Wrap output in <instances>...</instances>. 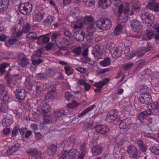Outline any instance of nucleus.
<instances>
[{"label": "nucleus", "instance_id": "5701e85b", "mask_svg": "<svg viewBox=\"0 0 159 159\" xmlns=\"http://www.w3.org/2000/svg\"><path fill=\"white\" fill-rule=\"evenodd\" d=\"M92 53L95 56H99L100 58V56L102 55L100 47L99 45H96L93 48Z\"/></svg>", "mask_w": 159, "mask_h": 159}, {"label": "nucleus", "instance_id": "f03ea898", "mask_svg": "<svg viewBox=\"0 0 159 159\" xmlns=\"http://www.w3.org/2000/svg\"><path fill=\"white\" fill-rule=\"evenodd\" d=\"M135 0H128V2H125L123 5L121 2H120L117 4L118 7V16L120 17L123 11L125 14L132 16L134 12L132 9L135 11H139V7L136 2H133Z\"/></svg>", "mask_w": 159, "mask_h": 159}, {"label": "nucleus", "instance_id": "37998d69", "mask_svg": "<svg viewBox=\"0 0 159 159\" xmlns=\"http://www.w3.org/2000/svg\"><path fill=\"white\" fill-rule=\"evenodd\" d=\"M155 3L156 1L155 0H150L147 5V7L149 9L153 11Z\"/></svg>", "mask_w": 159, "mask_h": 159}, {"label": "nucleus", "instance_id": "39448f33", "mask_svg": "<svg viewBox=\"0 0 159 159\" xmlns=\"http://www.w3.org/2000/svg\"><path fill=\"white\" fill-rule=\"evenodd\" d=\"M79 153L75 149L70 151H65L62 154L61 159H76Z\"/></svg>", "mask_w": 159, "mask_h": 159}, {"label": "nucleus", "instance_id": "f3484780", "mask_svg": "<svg viewBox=\"0 0 159 159\" xmlns=\"http://www.w3.org/2000/svg\"><path fill=\"white\" fill-rule=\"evenodd\" d=\"M117 113L114 110L110 111L107 117V120L109 122H112L117 119L118 117Z\"/></svg>", "mask_w": 159, "mask_h": 159}, {"label": "nucleus", "instance_id": "bf43d9fd", "mask_svg": "<svg viewBox=\"0 0 159 159\" xmlns=\"http://www.w3.org/2000/svg\"><path fill=\"white\" fill-rule=\"evenodd\" d=\"M30 28V26L29 24H27L25 26H24L23 28V32L24 33L26 32L29 30Z\"/></svg>", "mask_w": 159, "mask_h": 159}, {"label": "nucleus", "instance_id": "13d9d810", "mask_svg": "<svg viewBox=\"0 0 159 159\" xmlns=\"http://www.w3.org/2000/svg\"><path fill=\"white\" fill-rule=\"evenodd\" d=\"M19 129V127L18 126H15L12 132V134L13 136L16 135L18 132Z\"/></svg>", "mask_w": 159, "mask_h": 159}, {"label": "nucleus", "instance_id": "4d7b16f0", "mask_svg": "<svg viewBox=\"0 0 159 159\" xmlns=\"http://www.w3.org/2000/svg\"><path fill=\"white\" fill-rule=\"evenodd\" d=\"M65 97L66 99L68 101L70 99V98H73V96L70 92H67L65 93Z\"/></svg>", "mask_w": 159, "mask_h": 159}, {"label": "nucleus", "instance_id": "49530a36", "mask_svg": "<svg viewBox=\"0 0 159 159\" xmlns=\"http://www.w3.org/2000/svg\"><path fill=\"white\" fill-rule=\"evenodd\" d=\"M150 150L151 152L155 154H159V147L158 146H154L150 148Z\"/></svg>", "mask_w": 159, "mask_h": 159}, {"label": "nucleus", "instance_id": "3c124183", "mask_svg": "<svg viewBox=\"0 0 159 159\" xmlns=\"http://www.w3.org/2000/svg\"><path fill=\"white\" fill-rule=\"evenodd\" d=\"M152 109L153 110H155L159 109V101L153 103L151 105Z\"/></svg>", "mask_w": 159, "mask_h": 159}, {"label": "nucleus", "instance_id": "a19ab883", "mask_svg": "<svg viewBox=\"0 0 159 159\" xmlns=\"http://www.w3.org/2000/svg\"><path fill=\"white\" fill-rule=\"evenodd\" d=\"M66 74L68 75H70L73 74L74 70L69 66H66L64 67Z\"/></svg>", "mask_w": 159, "mask_h": 159}, {"label": "nucleus", "instance_id": "338daca9", "mask_svg": "<svg viewBox=\"0 0 159 159\" xmlns=\"http://www.w3.org/2000/svg\"><path fill=\"white\" fill-rule=\"evenodd\" d=\"M43 51V50L42 48L39 49L35 52V55L38 57L42 55Z\"/></svg>", "mask_w": 159, "mask_h": 159}, {"label": "nucleus", "instance_id": "cd10ccee", "mask_svg": "<svg viewBox=\"0 0 159 159\" xmlns=\"http://www.w3.org/2000/svg\"><path fill=\"white\" fill-rule=\"evenodd\" d=\"M110 52L111 53L112 57L113 58H117L120 57L121 54L120 50L117 48H114L111 50Z\"/></svg>", "mask_w": 159, "mask_h": 159}, {"label": "nucleus", "instance_id": "5fc2aeb1", "mask_svg": "<svg viewBox=\"0 0 159 159\" xmlns=\"http://www.w3.org/2000/svg\"><path fill=\"white\" fill-rule=\"evenodd\" d=\"M73 52L77 55H79L80 53L81 52V49L80 47H78L75 48L73 51Z\"/></svg>", "mask_w": 159, "mask_h": 159}, {"label": "nucleus", "instance_id": "680f3d73", "mask_svg": "<svg viewBox=\"0 0 159 159\" xmlns=\"http://www.w3.org/2000/svg\"><path fill=\"white\" fill-rule=\"evenodd\" d=\"M47 35L44 36L42 39L43 43H46L48 42L49 40V38L47 36Z\"/></svg>", "mask_w": 159, "mask_h": 159}, {"label": "nucleus", "instance_id": "b1692460", "mask_svg": "<svg viewBox=\"0 0 159 159\" xmlns=\"http://www.w3.org/2000/svg\"><path fill=\"white\" fill-rule=\"evenodd\" d=\"M85 144H82L80 147V153L78 157V159H83L87 151V149L85 148Z\"/></svg>", "mask_w": 159, "mask_h": 159}, {"label": "nucleus", "instance_id": "0e129e2a", "mask_svg": "<svg viewBox=\"0 0 159 159\" xmlns=\"http://www.w3.org/2000/svg\"><path fill=\"white\" fill-rule=\"evenodd\" d=\"M35 138L37 140H39L41 139L42 138V135L39 132H35Z\"/></svg>", "mask_w": 159, "mask_h": 159}, {"label": "nucleus", "instance_id": "4be33fe9", "mask_svg": "<svg viewBox=\"0 0 159 159\" xmlns=\"http://www.w3.org/2000/svg\"><path fill=\"white\" fill-rule=\"evenodd\" d=\"M13 122L12 118L11 116H7L2 120V124L5 126H8L11 125Z\"/></svg>", "mask_w": 159, "mask_h": 159}, {"label": "nucleus", "instance_id": "aec40b11", "mask_svg": "<svg viewBox=\"0 0 159 159\" xmlns=\"http://www.w3.org/2000/svg\"><path fill=\"white\" fill-rule=\"evenodd\" d=\"M65 112V110H56L53 113V116H54L52 118V122L54 121H55L57 120V117H59L61 116Z\"/></svg>", "mask_w": 159, "mask_h": 159}, {"label": "nucleus", "instance_id": "6ab92c4d", "mask_svg": "<svg viewBox=\"0 0 159 159\" xmlns=\"http://www.w3.org/2000/svg\"><path fill=\"white\" fill-rule=\"evenodd\" d=\"M18 57L20 61L22 66H25L29 63L28 59L26 58L25 56L23 53H20L18 55Z\"/></svg>", "mask_w": 159, "mask_h": 159}, {"label": "nucleus", "instance_id": "2f4dec72", "mask_svg": "<svg viewBox=\"0 0 159 159\" xmlns=\"http://www.w3.org/2000/svg\"><path fill=\"white\" fill-rule=\"evenodd\" d=\"M80 12V11L78 8H75L71 10L70 14L74 18H77L78 17Z\"/></svg>", "mask_w": 159, "mask_h": 159}, {"label": "nucleus", "instance_id": "4468645a", "mask_svg": "<svg viewBox=\"0 0 159 159\" xmlns=\"http://www.w3.org/2000/svg\"><path fill=\"white\" fill-rule=\"evenodd\" d=\"M95 129L96 131L100 134H106L109 131L108 127L105 125H97L95 127Z\"/></svg>", "mask_w": 159, "mask_h": 159}, {"label": "nucleus", "instance_id": "72a5a7b5", "mask_svg": "<svg viewBox=\"0 0 159 159\" xmlns=\"http://www.w3.org/2000/svg\"><path fill=\"white\" fill-rule=\"evenodd\" d=\"M43 13L39 12L34 15L33 19L36 21H39L43 19Z\"/></svg>", "mask_w": 159, "mask_h": 159}, {"label": "nucleus", "instance_id": "9b49d317", "mask_svg": "<svg viewBox=\"0 0 159 159\" xmlns=\"http://www.w3.org/2000/svg\"><path fill=\"white\" fill-rule=\"evenodd\" d=\"M127 152L131 157L137 158L138 155V151L134 145L130 146L128 149Z\"/></svg>", "mask_w": 159, "mask_h": 159}, {"label": "nucleus", "instance_id": "c756f323", "mask_svg": "<svg viewBox=\"0 0 159 159\" xmlns=\"http://www.w3.org/2000/svg\"><path fill=\"white\" fill-rule=\"evenodd\" d=\"M151 113V112L149 110L141 112L138 116V118L139 120L142 121L144 118H146V116Z\"/></svg>", "mask_w": 159, "mask_h": 159}, {"label": "nucleus", "instance_id": "052dcab7", "mask_svg": "<svg viewBox=\"0 0 159 159\" xmlns=\"http://www.w3.org/2000/svg\"><path fill=\"white\" fill-rule=\"evenodd\" d=\"M42 62V60L40 59H39L36 60H32V62L33 64L34 65H36L39 64H40Z\"/></svg>", "mask_w": 159, "mask_h": 159}, {"label": "nucleus", "instance_id": "e433bc0d", "mask_svg": "<svg viewBox=\"0 0 159 159\" xmlns=\"http://www.w3.org/2000/svg\"><path fill=\"white\" fill-rule=\"evenodd\" d=\"M154 34V32L152 30H147L145 32V38L144 39L145 40H148L152 38Z\"/></svg>", "mask_w": 159, "mask_h": 159}, {"label": "nucleus", "instance_id": "603ef678", "mask_svg": "<svg viewBox=\"0 0 159 159\" xmlns=\"http://www.w3.org/2000/svg\"><path fill=\"white\" fill-rule=\"evenodd\" d=\"M1 109L4 112H6L8 110V108L7 104H3L1 105Z\"/></svg>", "mask_w": 159, "mask_h": 159}, {"label": "nucleus", "instance_id": "ddd939ff", "mask_svg": "<svg viewBox=\"0 0 159 159\" xmlns=\"http://www.w3.org/2000/svg\"><path fill=\"white\" fill-rule=\"evenodd\" d=\"M131 26L133 30L136 32H139L143 28L141 22L136 20H133L131 22Z\"/></svg>", "mask_w": 159, "mask_h": 159}, {"label": "nucleus", "instance_id": "412c9836", "mask_svg": "<svg viewBox=\"0 0 159 159\" xmlns=\"http://www.w3.org/2000/svg\"><path fill=\"white\" fill-rule=\"evenodd\" d=\"M112 25L111 21L107 19H103V24L102 25V30H107L110 29Z\"/></svg>", "mask_w": 159, "mask_h": 159}, {"label": "nucleus", "instance_id": "0eeeda50", "mask_svg": "<svg viewBox=\"0 0 159 159\" xmlns=\"http://www.w3.org/2000/svg\"><path fill=\"white\" fill-rule=\"evenodd\" d=\"M32 5L28 2L22 4L19 8V10L21 13L24 15L29 14L32 11Z\"/></svg>", "mask_w": 159, "mask_h": 159}, {"label": "nucleus", "instance_id": "de8ad7c7", "mask_svg": "<svg viewBox=\"0 0 159 159\" xmlns=\"http://www.w3.org/2000/svg\"><path fill=\"white\" fill-rule=\"evenodd\" d=\"M27 37L30 39H35L36 38L37 34L35 32H30L27 34Z\"/></svg>", "mask_w": 159, "mask_h": 159}, {"label": "nucleus", "instance_id": "f8f14e48", "mask_svg": "<svg viewBox=\"0 0 159 159\" xmlns=\"http://www.w3.org/2000/svg\"><path fill=\"white\" fill-rule=\"evenodd\" d=\"M139 99L142 103L147 104H149L152 101L151 96L148 93L142 94Z\"/></svg>", "mask_w": 159, "mask_h": 159}, {"label": "nucleus", "instance_id": "4c0bfd02", "mask_svg": "<svg viewBox=\"0 0 159 159\" xmlns=\"http://www.w3.org/2000/svg\"><path fill=\"white\" fill-rule=\"evenodd\" d=\"M99 64L103 67H106L109 66L111 64V61L109 58H107L103 60L99 61Z\"/></svg>", "mask_w": 159, "mask_h": 159}, {"label": "nucleus", "instance_id": "c03bdc74", "mask_svg": "<svg viewBox=\"0 0 159 159\" xmlns=\"http://www.w3.org/2000/svg\"><path fill=\"white\" fill-rule=\"evenodd\" d=\"M53 18L51 16H48L47 19L44 21L43 24L46 26H48L53 21Z\"/></svg>", "mask_w": 159, "mask_h": 159}, {"label": "nucleus", "instance_id": "473e14b6", "mask_svg": "<svg viewBox=\"0 0 159 159\" xmlns=\"http://www.w3.org/2000/svg\"><path fill=\"white\" fill-rule=\"evenodd\" d=\"M0 98L5 102H8L10 98L7 95V92L4 90H2Z\"/></svg>", "mask_w": 159, "mask_h": 159}, {"label": "nucleus", "instance_id": "ea45409f", "mask_svg": "<svg viewBox=\"0 0 159 159\" xmlns=\"http://www.w3.org/2000/svg\"><path fill=\"white\" fill-rule=\"evenodd\" d=\"M80 104L79 102L73 101L72 103L68 104L67 105V107L69 108L73 109L80 106Z\"/></svg>", "mask_w": 159, "mask_h": 159}, {"label": "nucleus", "instance_id": "dca6fc26", "mask_svg": "<svg viewBox=\"0 0 159 159\" xmlns=\"http://www.w3.org/2000/svg\"><path fill=\"white\" fill-rule=\"evenodd\" d=\"M111 3V0H99L98 2V7L103 9L109 7Z\"/></svg>", "mask_w": 159, "mask_h": 159}, {"label": "nucleus", "instance_id": "a211bd4d", "mask_svg": "<svg viewBox=\"0 0 159 159\" xmlns=\"http://www.w3.org/2000/svg\"><path fill=\"white\" fill-rule=\"evenodd\" d=\"M9 4V0H0V12L7 10Z\"/></svg>", "mask_w": 159, "mask_h": 159}, {"label": "nucleus", "instance_id": "6e6552de", "mask_svg": "<svg viewBox=\"0 0 159 159\" xmlns=\"http://www.w3.org/2000/svg\"><path fill=\"white\" fill-rule=\"evenodd\" d=\"M20 147V145L19 143L15 144L10 148H9L7 150H3L2 152V154L3 155L6 156L12 154L18 151Z\"/></svg>", "mask_w": 159, "mask_h": 159}, {"label": "nucleus", "instance_id": "774afa93", "mask_svg": "<svg viewBox=\"0 0 159 159\" xmlns=\"http://www.w3.org/2000/svg\"><path fill=\"white\" fill-rule=\"evenodd\" d=\"M153 11L156 12L159 11V2L155 3Z\"/></svg>", "mask_w": 159, "mask_h": 159}, {"label": "nucleus", "instance_id": "423d86ee", "mask_svg": "<svg viewBox=\"0 0 159 159\" xmlns=\"http://www.w3.org/2000/svg\"><path fill=\"white\" fill-rule=\"evenodd\" d=\"M141 17L143 23L152 26L154 18L152 14L147 12H142Z\"/></svg>", "mask_w": 159, "mask_h": 159}, {"label": "nucleus", "instance_id": "79ce46f5", "mask_svg": "<svg viewBox=\"0 0 159 159\" xmlns=\"http://www.w3.org/2000/svg\"><path fill=\"white\" fill-rule=\"evenodd\" d=\"M9 64L4 62L0 65V73H3L5 71V69L9 66Z\"/></svg>", "mask_w": 159, "mask_h": 159}, {"label": "nucleus", "instance_id": "c9c22d12", "mask_svg": "<svg viewBox=\"0 0 159 159\" xmlns=\"http://www.w3.org/2000/svg\"><path fill=\"white\" fill-rule=\"evenodd\" d=\"M85 34L84 32L81 33H78L76 34H74L75 38L77 41H81L83 40L84 39Z\"/></svg>", "mask_w": 159, "mask_h": 159}, {"label": "nucleus", "instance_id": "c85d7f7f", "mask_svg": "<svg viewBox=\"0 0 159 159\" xmlns=\"http://www.w3.org/2000/svg\"><path fill=\"white\" fill-rule=\"evenodd\" d=\"M138 145L140 149L143 152L144 154L146 153V150L147 148L146 146L143 145V141L139 139H137L136 142Z\"/></svg>", "mask_w": 159, "mask_h": 159}, {"label": "nucleus", "instance_id": "a18cd8bd", "mask_svg": "<svg viewBox=\"0 0 159 159\" xmlns=\"http://www.w3.org/2000/svg\"><path fill=\"white\" fill-rule=\"evenodd\" d=\"M86 5L88 7L93 6L95 3V0H83Z\"/></svg>", "mask_w": 159, "mask_h": 159}, {"label": "nucleus", "instance_id": "e2e57ef3", "mask_svg": "<svg viewBox=\"0 0 159 159\" xmlns=\"http://www.w3.org/2000/svg\"><path fill=\"white\" fill-rule=\"evenodd\" d=\"M87 82L86 80H83L82 79H80L79 80V84L80 85L84 86Z\"/></svg>", "mask_w": 159, "mask_h": 159}, {"label": "nucleus", "instance_id": "f704fd0d", "mask_svg": "<svg viewBox=\"0 0 159 159\" xmlns=\"http://www.w3.org/2000/svg\"><path fill=\"white\" fill-rule=\"evenodd\" d=\"M55 91L53 90L48 93L45 96V99L50 101L55 98Z\"/></svg>", "mask_w": 159, "mask_h": 159}, {"label": "nucleus", "instance_id": "1a4fd4ad", "mask_svg": "<svg viewBox=\"0 0 159 159\" xmlns=\"http://www.w3.org/2000/svg\"><path fill=\"white\" fill-rule=\"evenodd\" d=\"M27 153L32 156L29 157V159H42L41 152H38L35 149L28 150Z\"/></svg>", "mask_w": 159, "mask_h": 159}, {"label": "nucleus", "instance_id": "9d476101", "mask_svg": "<svg viewBox=\"0 0 159 159\" xmlns=\"http://www.w3.org/2000/svg\"><path fill=\"white\" fill-rule=\"evenodd\" d=\"M15 93L16 98L20 100H24L27 95L25 90L20 88L17 89L15 91Z\"/></svg>", "mask_w": 159, "mask_h": 159}, {"label": "nucleus", "instance_id": "09e8293b", "mask_svg": "<svg viewBox=\"0 0 159 159\" xmlns=\"http://www.w3.org/2000/svg\"><path fill=\"white\" fill-rule=\"evenodd\" d=\"M103 24V19L98 20L96 22L97 26L98 28L102 30V25Z\"/></svg>", "mask_w": 159, "mask_h": 159}, {"label": "nucleus", "instance_id": "f257e3e1", "mask_svg": "<svg viewBox=\"0 0 159 159\" xmlns=\"http://www.w3.org/2000/svg\"><path fill=\"white\" fill-rule=\"evenodd\" d=\"M93 19L92 16H88L84 18L83 21L78 20L76 22H72L71 25V26L75 29L80 28L83 24L88 25L86 36L88 43L91 42V40L93 38V33L96 30V28L93 22Z\"/></svg>", "mask_w": 159, "mask_h": 159}, {"label": "nucleus", "instance_id": "2eb2a0df", "mask_svg": "<svg viewBox=\"0 0 159 159\" xmlns=\"http://www.w3.org/2000/svg\"><path fill=\"white\" fill-rule=\"evenodd\" d=\"M5 78L7 80L9 86H11L12 84H14L15 81L19 79V76L17 75H10L8 74L5 76Z\"/></svg>", "mask_w": 159, "mask_h": 159}, {"label": "nucleus", "instance_id": "bb28decb", "mask_svg": "<svg viewBox=\"0 0 159 159\" xmlns=\"http://www.w3.org/2000/svg\"><path fill=\"white\" fill-rule=\"evenodd\" d=\"M57 147L54 145H50L47 149V152L48 155L50 156L53 155L57 151Z\"/></svg>", "mask_w": 159, "mask_h": 159}, {"label": "nucleus", "instance_id": "a878e982", "mask_svg": "<svg viewBox=\"0 0 159 159\" xmlns=\"http://www.w3.org/2000/svg\"><path fill=\"white\" fill-rule=\"evenodd\" d=\"M109 81L108 78H106L102 81L95 82L94 86L97 88H101L103 87Z\"/></svg>", "mask_w": 159, "mask_h": 159}, {"label": "nucleus", "instance_id": "7ed1b4c3", "mask_svg": "<svg viewBox=\"0 0 159 159\" xmlns=\"http://www.w3.org/2000/svg\"><path fill=\"white\" fill-rule=\"evenodd\" d=\"M150 50V47H148L146 48H143L142 49L136 51L135 52V51H130L129 49L128 48H127L124 51V54L127 59H130L136 55H137L138 57H141Z\"/></svg>", "mask_w": 159, "mask_h": 159}, {"label": "nucleus", "instance_id": "8fccbe9b", "mask_svg": "<svg viewBox=\"0 0 159 159\" xmlns=\"http://www.w3.org/2000/svg\"><path fill=\"white\" fill-rule=\"evenodd\" d=\"M44 88V85L43 84L39 82L37 83L36 87V89L37 90L41 91Z\"/></svg>", "mask_w": 159, "mask_h": 159}, {"label": "nucleus", "instance_id": "69168bd1", "mask_svg": "<svg viewBox=\"0 0 159 159\" xmlns=\"http://www.w3.org/2000/svg\"><path fill=\"white\" fill-rule=\"evenodd\" d=\"M60 34L57 32H55L52 34V41H54L56 39L57 36H60Z\"/></svg>", "mask_w": 159, "mask_h": 159}, {"label": "nucleus", "instance_id": "864d4df0", "mask_svg": "<svg viewBox=\"0 0 159 159\" xmlns=\"http://www.w3.org/2000/svg\"><path fill=\"white\" fill-rule=\"evenodd\" d=\"M19 131L22 136L24 137V135L27 131V129L25 128H21L20 129Z\"/></svg>", "mask_w": 159, "mask_h": 159}, {"label": "nucleus", "instance_id": "7c9ffc66", "mask_svg": "<svg viewBox=\"0 0 159 159\" xmlns=\"http://www.w3.org/2000/svg\"><path fill=\"white\" fill-rule=\"evenodd\" d=\"M123 28V26L121 25H118L114 30L113 33L116 35H118L121 33Z\"/></svg>", "mask_w": 159, "mask_h": 159}, {"label": "nucleus", "instance_id": "6e6d98bb", "mask_svg": "<svg viewBox=\"0 0 159 159\" xmlns=\"http://www.w3.org/2000/svg\"><path fill=\"white\" fill-rule=\"evenodd\" d=\"M17 39L16 38H11L8 41V43L10 45H13L17 42Z\"/></svg>", "mask_w": 159, "mask_h": 159}, {"label": "nucleus", "instance_id": "20e7f679", "mask_svg": "<svg viewBox=\"0 0 159 159\" xmlns=\"http://www.w3.org/2000/svg\"><path fill=\"white\" fill-rule=\"evenodd\" d=\"M50 109L51 108L50 106L46 104H42L37 108V113L39 112V114H43L44 122L48 124L51 123L52 120L50 119V116H45V114L48 113Z\"/></svg>", "mask_w": 159, "mask_h": 159}, {"label": "nucleus", "instance_id": "58836bf2", "mask_svg": "<svg viewBox=\"0 0 159 159\" xmlns=\"http://www.w3.org/2000/svg\"><path fill=\"white\" fill-rule=\"evenodd\" d=\"M95 107V106L93 105L90 107L86 108L85 110L82 111L78 115V116L80 117L86 114V113H88L89 111H91L93 108Z\"/></svg>", "mask_w": 159, "mask_h": 159}, {"label": "nucleus", "instance_id": "393cba45", "mask_svg": "<svg viewBox=\"0 0 159 159\" xmlns=\"http://www.w3.org/2000/svg\"><path fill=\"white\" fill-rule=\"evenodd\" d=\"M102 148L101 146L96 145L93 147L91 150L93 154L95 156H97L100 154L102 152Z\"/></svg>", "mask_w": 159, "mask_h": 159}]
</instances>
